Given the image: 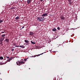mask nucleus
Returning <instances> with one entry per match:
<instances>
[{"label": "nucleus", "instance_id": "obj_4", "mask_svg": "<svg viewBox=\"0 0 80 80\" xmlns=\"http://www.w3.org/2000/svg\"><path fill=\"white\" fill-rule=\"evenodd\" d=\"M42 17H45V16H48V13H44L42 15Z\"/></svg>", "mask_w": 80, "mask_h": 80}, {"label": "nucleus", "instance_id": "obj_14", "mask_svg": "<svg viewBox=\"0 0 80 80\" xmlns=\"http://www.w3.org/2000/svg\"><path fill=\"white\" fill-rule=\"evenodd\" d=\"M19 18V17H18V16L17 17H16L15 18V20H18V19Z\"/></svg>", "mask_w": 80, "mask_h": 80}, {"label": "nucleus", "instance_id": "obj_10", "mask_svg": "<svg viewBox=\"0 0 80 80\" xmlns=\"http://www.w3.org/2000/svg\"><path fill=\"white\" fill-rule=\"evenodd\" d=\"M24 41L25 42H26V43H28L27 44L28 45L29 44V43H28V41L27 40H25Z\"/></svg>", "mask_w": 80, "mask_h": 80}, {"label": "nucleus", "instance_id": "obj_22", "mask_svg": "<svg viewBox=\"0 0 80 80\" xmlns=\"http://www.w3.org/2000/svg\"><path fill=\"white\" fill-rule=\"evenodd\" d=\"M39 18H40V19L41 20L43 19V17H39Z\"/></svg>", "mask_w": 80, "mask_h": 80}, {"label": "nucleus", "instance_id": "obj_26", "mask_svg": "<svg viewBox=\"0 0 80 80\" xmlns=\"http://www.w3.org/2000/svg\"><path fill=\"white\" fill-rule=\"evenodd\" d=\"M12 51H14V49H12L11 50Z\"/></svg>", "mask_w": 80, "mask_h": 80}, {"label": "nucleus", "instance_id": "obj_24", "mask_svg": "<svg viewBox=\"0 0 80 80\" xmlns=\"http://www.w3.org/2000/svg\"><path fill=\"white\" fill-rule=\"evenodd\" d=\"M16 45V44L14 42L13 43V46H15Z\"/></svg>", "mask_w": 80, "mask_h": 80}, {"label": "nucleus", "instance_id": "obj_11", "mask_svg": "<svg viewBox=\"0 0 80 80\" xmlns=\"http://www.w3.org/2000/svg\"><path fill=\"white\" fill-rule=\"evenodd\" d=\"M31 1V0H28L27 1L28 3V4H29V3H30Z\"/></svg>", "mask_w": 80, "mask_h": 80}, {"label": "nucleus", "instance_id": "obj_31", "mask_svg": "<svg viewBox=\"0 0 80 80\" xmlns=\"http://www.w3.org/2000/svg\"><path fill=\"white\" fill-rule=\"evenodd\" d=\"M44 20V19H42V21H43V20Z\"/></svg>", "mask_w": 80, "mask_h": 80}, {"label": "nucleus", "instance_id": "obj_35", "mask_svg": "<svg viewBox=\"0 0 80 80\" xmlns=\"http://www.w3.org/2000/svg\"><path fill=\"white\" fill-rule=\"evenodd\" d=\"M42 18H44V17H43Z\"/></svg>", "mask_w": 80, "mask_h": 80}, {"label": "nucleus", "instance_id": "obj_5", "mask_svg": "<svg viewBox=\"0 0 80 80\" xmlns=\"http://www.w3.org/2000/svg\"><path fill=\"white\" fill-rule=\"evenodd\" d=\"M34 34V33H33V32H32L31 31L29 32V35L32 36Z\"/></svg>", "mask_w": 80, "mask_h": 80}, {"label": "nucleus", "instance_id": "obj_13", "mask_svg": "<svg viewBox=\"0 0 80 80\" xmlns=\"http://www.w3.org/2000/svg\"><path fill=\"white\" fill-rule=\"evenodd\" d=\"M0 60H3V57H0Z\"/></svg>", "mask_w": 80, "mask_h": 80}, {"label": "nucleus", "instance_id": "obj_25", "mask_svg": "<svg viewBox=\"0 0 80 80\" xmlns=\"http://www.w3.org/2000/svg\"><path fill=\"white\" fill-rule=\"evenodd\" d=\"M5 33V32L4 31V32L2 31L1 32V33Z\"/></svg>", "mask_w": 80, "mask_h": 80}, {"label": "nucleus", "instance_id": "obj_30", "mask_svg": "<svg viewBox=\"0 0 80 80\" xmlns=\"http://www.w3.org/2000/svg\"><path fill=\"white\" fill-rule=\"evenodd\" d=\"M3 40H4V39L5 38V37H3Z\"/></svg>", "mask_w": 80, "mask_h": 80}, {"label": "nucleus", "instance_id": "obj_9", "mask_svg": "<svg viewBox=\"0 0 80 80\" xmlns=\"http://www.w3.org/2000/svg\"><path fill=\"white\" fill-rule=\"evenodd\" d=\"M3 38H0V42H3Z\"/></svg>", "mask_w": 80, "mask_h": 80}, {"label": "nucleus", "instance_id": "obj_19", "mask_svg": "<svg viewBox=\"0 0 80 80\" xmlns=\"http://www.w3.org/2000/svg\"><path fill=\"white\" fill-rule=\"evenodd\" d=\"M3 22V20H0V23H1Z\"/></svg>", "mask_w": 80, "mask_h": 80}, {"label": "nucleus", "instance_id": "obj_8", "mask_svg": "<svg viewBox=\"0 0 80 80\" xmlns=\"http://www.w3.org/2000/svg\"><path fill=\"white\" fill-rule=\"evenodd\" d=\"M12 57L9 58L7 60V62H10V60H12Z\"/></svg>", "mask_w": 80, "mask_h": 80}, {"label": "nucleus", "instance_id": "obj_27", "mask_svg": "<svg viewBox=\"0 0 80 80\" xmlns=\"http://www.w3.org/2000/svg\"><path fill=\"white\" fill-rule=\"evenodd\" d=\"M71 3H72V2H71V1H70L69 2V4H71Z\"/></svg>", "mask_w": 80, "mask_h": 80}, {"label": "nucleus", "instance_id": "obj_20", "mask_svg": "<svg viewBox=\"0 0 80 80\" xmlns=\"http://www.w3.org/2000/svg\"><path fill=\"white\" fill-rule=\"evenodd\" d=\"M2 37H5V35L3 34V35H2Z\"/></svg>", "mask_w": 80, "mask_h": 80}, {"label": "nucleus", "instance_id": "obj_12", "mask_svg": "<svg viewBox=\"0 0 80 80\" xmlns=\"http://www.w3.org/2000/svg\"><path fill=\"white\" fill-rule=\"evenodd\" d=\"M56 29L55 28H54L52 29V31H53V32H55L56 31Z\"/></svg>", "mask_w": 80, "mask_h": 80}, {"label": "nucleus", "instance_id": "obj_28", "mask_svg": "<svg viewBox=\"0 0 80 80\" xmlns=\"http://www.w3.org/2000/svg\"><path fill=\"white\" fill-rule=\"evenodd\" d=\"M71 1H72V0H68V2H71Z\"/></svg>", "mask_w": 80, "mask_h": 80}, {"label": "nucleus", "instance_id": "obj_3", "mask_svg": "<svg viewBox=\"0 0 80 80\" xmlns=\"http://www.w3.org/2000/svg\"><path fill=\"white\" fill-rule=\"evenodd\" d=\"M43 53H45V52L42 53L40 54H38L36 56H35V55H34V56H32V57H38V56H40V55H43Z\"/></svg>", "mask_w": 80, "mask_h": 80}, {"label": "nucleus", "instance_id": "obj_6", "mask_svg": "<svg viewBox=\"0 0 80 80\" xmlns=\"http://www.w3.org/2000/svg\"><path fill=\"white\" fill-rule=\"evenodd\" d=\"M37 20L38 21H40V22H42V20L40 19V17H38L37 18Z\"/></svg>", "mask_w": 80, "mask_h": 80}, {"label": "nucleus", "instance_id": "obj_23", "mask_svg": "<svg viewBox=\"0 0 80 80\" xmlns=\"http://www.w3.org/2000/svg\"><path fill=\"white\" fill-rule=\"evenodd\" d=\"M5 57H6V58H10V57H8V56H6Z\"/></svg>", "mask_w": 80, "mask_h": 80}, {"label": "nucleus", "instance_id": "obj_33", "mask_svg": "<svg viewBox=\"0 0 80 80\" xmlns=\"http://www.w3.org/2000/svg\"><path fill=\"white\" fill-rule=\"evenodd\" d=\"M41 2H42L43 1V0H39Z\"/></svg>", "mask_w": 80, "mask_h": 80}, {"label": "nucleus", "instance_id": "obj_34", "mask_svg": "<svg viewBox=\"0 0 80 80\" xmlns=\"http://www.w3.org/2000/svg\"><path fill=\"white\" fill-rule=\"evenodd\" d=\"M4 60H6V59L5 58H4Z\"/></svg>", "mask_w": 80, "mask_h": 80}, {"label": "nucleus", "instance_id": "obj_15", "mask_svg": "<svg viewBox=\"0 0 80 80\" xmlns=\"http://www.w3.org/2000/svg\"><path fill=\"white\" fill-rule=\"evenodd\" d=\"M31 43H32V44H35V43H36L35 42H33V41H31Z\"/></svg>", "mask_w": 80, "mask_h": 80}, {"label": "nucleus", "instance_id": "obj_18", "mask_svg": "<svg viewBox=\"0 0 80 80\" xmlns=\"http://www.w3.org/2000/svg\"><path fill=\"white\" fill-rule=\"evenodd\" d=\"M28 58L25 59H24V62H26V60H27V59H28Z\"/></svg>", "mask_w": 80, "mask_h": 80}, {"label": "nucleus", "instance_id": "obj_2", "mask_svg": "<svg viewBox=\"0 0 80 80\" xmlns=\"http://www.w3.org/2000/svg\"><path fill=\"white\" fill-rule=\"evenodd\" d=\"M16 47H21L22 48H25V46H15Z\"/></svg>", "mask_w": 80, "mask_h": 80}, {"label": "nucleus", "instance_id": "obj_29", "mask_svg": "<svg viewBox=\"0 0 80 80\" xmlns=\"http://www.w3.org/2000/svg\"><path fill=\"white\" fill-rule=\"evenodd\" d=\"M24 26H23L22 27V28H24Z\"/></svg>", "mask_w": 80, "mask_h": 80}, {"label": "nucleus", "instance_id": "obj_16", "mask_svg": "<svg viewBox=\"0 0 80 80\" xmlns=\"http://www.w3.org/2000/svg\"><path fill=\"white\" fill-rule=\"evenodd\" d=\"M61 18L62 20H63V19H64V18H64V17H61Z\"/></svg>", "mask_w": 80, "mask_h": 80}, {"label": "nucleus", "instance_id": "obj_17", "mask_svg": "<svg viewBox=\"0 0 80 80\" xmlns=\"http://www.w3.org/2000/svg\"><path fill=\"white\" fill-rule=\"evenodd\" d=\"M1 42L0 43V44H1V45H3V43H3V42L2 41L0 42Z\"/></svg>", "mask_w": 80, "mask_h": 80}, {"label": "nucleus", "instance_id": "obj_32", "mask_svg": "<svg viewBox=\"0 0 80 80\" xmlns=\"http://www.w3.org/2000/svg\"><path fill=\"white\" fill-rule=\"evenodd\" d=\"M16 63H17V65H18V62H17Z\"/></svg>", "mask_w": 80, "mask_h": 80}, {"label": "nucleus", "instance_id": "obj_1", "mask_svg": "<svg viewBox=\"0 0 80 80\" xmlns=\"http://www.w3.org/2000/svg\"><path fill=\"white\" fill-rule=\"evenodd\" d=\"M18 63H19V64H23L25 63V62H23V61L22 60L21 61H19Z\"/></svg>", "mask_w": 80, "mask_h": 80}, {"label": "nucleus", "instance_id": "obj_7", "mask_svg": "<svg viewBox=\"0 0 80 80\" xmlns=\"http://www.w3.org/2000/svg\"><path fill=\"white\" fill-rule=\"evenodd\" d=\"M5 41L6 42H7L8 43H9V42L10 41V40H9V39H6Z\"/></svg>", "mask_w": 80, "mask_h": 80}, {"label": "nucleus", "instance_id": "obj_21", "mask_svg": "<svg viewBox=\"0 0 80 80\" xmlns=\"http://www.w3.org/2000/svg\"><path fill=\"white\" fill-rule=\"evenodd\" d=\"M57 29L58 30H60V28L59 27L57 28Z\"/></svg>", "mask_w": 80, "mask_h": 80}]
</instances>
